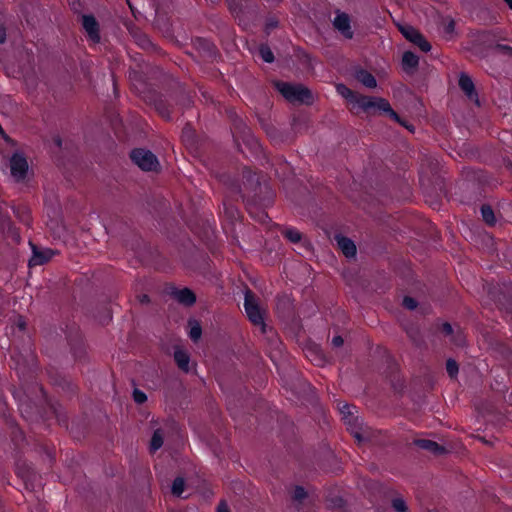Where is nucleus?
Returning <instances> with one entry per match:
<instances>
[{
	"mask_svg": "<svg viewBox=\"0 0 512 512\" xmlns=\"http://www.w3.org/2000/svg\"><path fill=\"white\" fill-rule=\"evenodd\" d=\"M278 27V21L274 18H271L266 23V31L269 33L271 30Z\"/></svg>",
	"mask_w": 512,
	"mask_h": 512,
	"instance_id": "nucleus-41",
	"label": "nucleus"
},
{
	"mask_svg": "<svg viewBox=\"0 0 512 512\" xmlns=\"http://www.w3.org/2000/svg\"><path fill=\"white\" fill-rule=\"evenodd\" d=\"M282 234L291 243H299L302 239V233L295 228H287Z\"/></svg>",
	"mask_w": 512,
	"mask_h": 512,
	"instance_id": "nucleus-27",
	"label": "nucleus"
},
{
	"mask_svg": "<svg viewBox=\"0 0 512 512\" xmlns=\"http://www.w3.org/2000/svg\"><path fill=\"white\" fill-rule=\"evenodd\" d=\"M291 127L294 132L300 133L308 128L307 119L305 117L295 116L292 119Z\"/></svg>",
	"mask_w": 512,
	"mask_h": 512,
	"instance_id": "nucleus-28",
	"label": "nucleus"
},
{
	"mask_svg": "<svg viewBox=\"0 0 512 512\" xmlns=\"http://www.w3.org/2000/svg\"><path fill=\"white\" fill-rule=\"evenodd\" d=\"M232 131L238 146L242 143L254 156L259 157L262 155V145L241 118L235 116Z\"/></svg>",
	"mask_w": 512,
	"mask_h": 512,
	"instance_id": "nucleus-4",
	"label": "nucleus"
},
{
	"mask_svg": "<svg viewBox=\"0 0 512 512\" xmlns=\"http://www.w3.org/2000/svg\"><path fill=\"white\" fill-rule=\"evenodd\" d=\"M174 297L179 303L185 306H192L196 302V295L189 288H183L175 291Z\"/></svg>",
	"mask_w": 512,
	"mask_h": 512,
	"instance_id": "nucleus-19",
	"label": "nucleus"
},
{
	"mask_svg": "<svg viewBox=\"0 0 512 512\" xmlns=\"http://www.w3.org/2000/svg\"><path fill=\"white\" fill-rule=\"evenodd\" d=\"M245 188L253 192L251 199H248L247 209L249 214L261 223H265L269 219L268 214L264 210H260L258 205L267 206L273 202L274 192L267 184H261L259 179L252 175L250 171H244Z\"/></svg>",
	"mask_w": 512,
	"mask_h": 512,
	"instance_id": "nucleus-1",
	"label": "nucleus"
},
{
	"mask_svg": "<svg viewBox=\"0 0 512 512\" xmlns=\"http://www.w3.org/2000/svg\"><path fill=\"white\" fill-rule=\"evenodd\" d=\"M177 85L179 87L177 103H179L180 105H182L185 108L190 107L192 104L191 96L182 89V87L179 85V83H177Z\"/></svg>",
	"mask_w": 512,
	"mask_h": 512,
	"instance_id": "nucleus-30",
	"label": "nucleus"
},
{
	"mask_svg": "<svg viewBox=\"0 0 512 512\" xmlns=\"http://www.w3.org/2000/svg\"><path fill=\"white\" fill-rule=\"evenodd\" d=\"M337 91L339 94H341L344 98H346L351 104H355L357 98L359 97V93L354 92L353 90L349 89L344 84H339L337 86Z\"/></svg>",
	"mask_w": 512,
	"mask_h": 512,
	"instance_id": "nucleus-24",
	"label": "nucleus"
},
{
	"mask_svg": "<svg viewBox=\"0 0 512 512\" xmlns=\"http://www.w3.org/2000/svg\"><path fill=\"white\" fill-rule=\"evenodd\" d=\"M55 413H56V417H57L58 421H59L60 423L66 424V417H65V416L61 417V416H60V414L57 412V410H56V409H55Z\"/></svg>",
	"mask_w": 512,
	"mask_h": 512,
	"instance_id": "nucleus-52",
	"label": "nucleus"
},
{
	"mask_svg": "<svg viewBox=\"0 0 512 512\" xmlns=\"http://www.w3.org/2000/svg\"><path fill=\"white\" fill-rule=\"evenodd\" d=\"M414 444L423 450L429 451L434 455H442L447 452L446 448L435 441L429 439H417Z\"/></svg>",
	"mask_w": 512,
	"mask_h": 512,
	"instance_id": "nucleus-17",
	"label": "nucleus"
},
{
	"mask_svg": "<svg viewBox=\"0 0 512 512\" xmlns=\"http://www.w3.org/2000/svg\"><path fill=\"white\" fill-rule=\"evenodd\" d=\"M17 327L22 331L26 329V322L21 317L18 319Z\"/></svg>",
	"mask_w": 512,
	"mask_h": 512,
	"instance_id": "nucleus-49",
	"label": "nucleus"
},
{
	"mask_svg": "<svg viewBox=\"0 0 512 512\" xmlns=\"http://www.w3.org/2000/svg\"><path fill=\"white\" fill-rule=\"evenodd\" d=\"M397 123H399L401 126L405 127L406 129H408L410 132H414V126L412 124H410L409 122H407L406 120H403L400 118V116L398 115V120H395Z\"/></svg>",
	"mask_w": 512,
	"mask_h": 512,
	"instance_id": "nucleus-40",
	"label": "nucleus"
},
{
	"mask_svg": "<svg viewBox=\"0 0 512 512\" xmlns=\"http://www.w3.org/2000/svg\"><path fill=\"white\" fill-rule=\"evenodd\" d=\"M276 90L290 103L311 105L314 101L309 88L302 84H292L284 81L274 82Z\"/></svg>",
	"mask_w": 512,
	"mask_h": 512,
	"instance_id": "nucleus-3",
	"label": "nucleus"
},
{
	"mask_svg": "<svg viewBox=\"0 0 512 512\" xmlns=\"http://www.w3.org/2000/svg\"><path fill=\"white\" fill-rule=\"evenodd\" d=\"M491 49L495 54H500L512 58V45L496 43L495 45L491 46Z\"/></svg>",
	"mask_w": 512,
	"mask_h": 512,
	"instance_id": "nucleus-26",
	"label": "nucleus"
},
{
	"mask_svg": "<svg viewBox=\"0 0 512 512\" xmlns=\"http://www.w3.org/2000/svg\"><path fill=\"white\" fill-rule=\"evenodd\" d=\"M504 1L509 6V8L512 9V0H504Z\"/></svg>",
	"mask_w": 512,
	"mask_h": 512,
	"instance_id": "nucleus-55",
	"label": "nucleus"
},
{
	"mask_svg": "<svg viewBox=\"0 0 512 512\" xmlns=\"http://www.w3.org/2000/svg\"><path fill=\"white\" fill-rule=\"evenodd\" d=\"M30 246L32 249V257L29 260V266L44 265L56 254V251L50 248H39L31 242Z\"/></svg>",
	"mask_w": 512,
	"mask_h": 512,
	"instance_id": "nucleus-9",
	"label": "nucleus"
},
{
	"mask_svg": "<svg viewBox=\"0 0 512 512\" xmlns=\"http://www.w3.org/2000/svg\"><path fill=\"white\" fill-rule=\"evenodd\" d=\"M227 3L229 6V9L231 11H236V9L238 8V4L236 3V0H227Z\"/></svg>",
	"mask_w": 512,
	"mask_h": 512,
	"instance_id": "nucleus-48",
	"label": "nucleus"
},
{
	"mask_svg": "<svg viewBox=\"0 0 512 512\" xmlns=\"http://www.w3.org/2000/svg\"><path fill=\"white\" fill-rule=\"evenodd\" d=\"M194 45L199 51H202L206 56L210 58H214L217 54L216 46L205 38H196L194 40Z\"/></svg>",
	"mask_w": 512,
	"mask_h": 512,
	"instance_id": "nucleus-18",
	"label": "nucleus"
},
{
	"mask_svg": "<svg viewBox=\"0 0 512 512\" xmlns=\"http://www.w3.org/2000/svg\"><path fill=\"white\" fill-rule=\"evenodd\" d=\"M261 125L265 131H266V128H270L271 126H273L271 123H268L266 121H261Z\"/></svg>",
	"mask_w": 512,
	"mask_h": 512,
	"instance_id": "nucleus-53",
	"label": "nucleus"
},
{
	"mask_svg": "<svg viewBox=\"0 0 512 512\" xmlns=\"http://www.w3.org/2000/svg\"><path fill=\"white\" fill-rule=\"evenodd\" d=\"M401 34L411 43L418 46L421 51L428 52L431 50V44L425 37L411 25H399Z\"/></svg>",
	"mask_w": 512,
	"mask_h": 512,
	"instance_id": "nucleus-7",
	"label": "nucleus"
},
{
	"mask_svg": "<svg viewBox=\"0 0 512 512\" xmlns=\"http://www.w3.org/2000/svg\"><path fill=\"white\" fill-rule=\"evenodd\" d=\"M163 445V433L161 429H157L154 431L151 442H150V452L154 453L158 449H160Z\"/></svg>",
	"mask_w": 512,
	"mask_h": 512,
	"instance_id": "nucleus-25",
	"label": "nucleus"
},
{
	"mask_svg": "<svg viewBox=\"0 0 512 512\" xmlns=\"http://www.w3.org/2000/svg\"><path fill=\"white\" fill-rule=\"evenodd\" d=\"M202 335V328L197 321H194V324L191 326L189 336L192 341L197 342Z\"/></svg>",
	"mask_w": 512,
	"mask_h": 512,
	"instance_id": "nucleus-34",
	"label": "nucleus"
},
{
	"mask_svg": "<svg viewBox=\"0 0 512 512\" xmlns=\"http://www.w3.org/2000/svg\"><path fill=\"white\" fill-rule=\"evenodd\" d=\"M130 158L143 171H154L159 165L157 157L144 148H135L130 152Z\"/></svg>",
	"mask_w": 512,
	"mask_h": 512,
	"instance_id": "nucleus-6",
	"label": "nucleus"
},
{
	"mask_svg": "<svg viewBox=\"0 0 512 512\" xmlns=\"http://www.w3.org/2000/svg\"><path fill=\"white\" fill-rule=\"evenodd\" d=\"M259 55L262 58V60L266 63H272L274 61V54L270 47L266 44L260 45Z\"/></svg>",
	"mask_w": 512,
	"mask_h": 512,
	"instance_id": "nucleus-29",
	"label": "nucleus"
},
{
	"mask_svg": "<svg viewBox=\"0 0 512 512\" xmlns=\"http://www.w3.org/2000/svg\"><path fill=\"white\" fill-rule=\"evenodd\" d=\"M307 497V492L302 486H296L292 494V500L301 503Z\"/></svg>",
	"mask_w": 512,
	"mask_h": 512,
	"instance_id": "nucleus-35",
	"label": "nucleus"
},
{
	"mask_svg": "<svg viewBox=\"0 0 512 512\" xmlns=\"http://www.w3.org/2000/svg\"><path fill=\"white\" fill-rule=\"evenodd\" d=\"M133 400L135 401V403L137 404H143L147 401V396L146 394L139 390V389H134L133 391Z\"/></svg>",
	"mask_w": 512,
	"mask_h": 512,
	"instance_id": "nucleus-36",
	"label": "nucleus"
},
{
	"mask_svg": "<svg viewBox=\"0 0 512 512\" xmlns=\"http://www.w3.org/2000/svg\"><path fill=\"white\" fill-rule=\"evenodd\" d=\"M356 79L367 88H375L377 86L376 78L365 69H360L356 72Z\"/></svg>",
	"mask_w": 512,
	"mask_h": 512,
	"instance_id": "nucleus-22",
	"label": "nucleus"
},
{
	"mask_svg": "<svg viewBox=\"0 0 512 512\" xmlns=\"http://www.w3.org/2000/svg\"><path fill=\"white\" fill-rule=\"evenodd\" d=\"M335 240L338 247L347 258H352L356 255V245L350 238L337 234L335 235Z\"/></svg>",
	"mask_w": 512,
	"mask_h": 512,
	"instance_id": "nucleus-16",
	"label": "nucleus"
},
{
	"mask_svg": "<svg viewBox=\"0 0 512 512\" xmlns=\"http://www.w3.org/2000/svg\"><path fill=\"white\" fill-rule=\"evenodd\" d=\"M354 407L350 406L348 404H344L340 408V412L343 415V419L345 420V423L350 426L351 434L356 438L358 442H361L363 440V437L361 433L359 432L358 428V417L354 416V413L352 412V409Z\"/></svg>",
	"mask_w": 512,
	"mask_h": 512,
	"instance_id": "nucleus-11",
	"label": "nucleus"
},
{
	"mask_svg": "<svg viewBox=\"0 0 512 512\" xmlns=\"http://www.w3.org/2000/svg\"><path fill=\"white\" fill-rule=\"evenodd\" d=\"M354 106L369 116L386 114L393 120H398V114L393 110L389 101L382 97L360 94Z\"/></svg>",
	"mask_w": 512,
	"mask_h": 512,
	"instance_id": "nucleus-2",
	"label": "nucleus"
},
{
	"mask_svg": "<svg viewBox=\"0 0 512 512\" xmlns=\"http://www.w3.org/2000/svg\"><path fill=\"white\" fill-rule=\"evenodd\" d=\"M82 26L87 33L89 40L93 43L100 42V27L99 23L93 15H82Z\"/></svg>",
	"mask_w": 512,
	"mask_h": 512,
	"instance_id": "nucleus-12",
	"label": "nucleus"
},
{
	"mask_svg": "<svg viewBox=\"0 0 512 512\" xmlns=\"http://www.w3.org/2000/svg\"><path fill=\"white\" fill-rule=\"evenodd\" d=\"M217 512H230V509L224 500L220 501V503L218 504Z\"/></svg>",
	"mask_w": 512,
	"mask_h": 512,
	"instance_id": "nucleus-45",
	"label": "nucleus"
},
{
	"mask_svg": "<svg viewBox=\"0 0 512 512\" xmlns=\"http://www.w3.org/2000/svg\"><path fill=\"white\" fill-rule=\"evenodd\" d=\"M350 17L347 13H338L333 20L334 27L347 39L353 38Z\"/></svg>",
	"mask_w": 512,
	"mask_h": 512,
	"instance_id": "nucleus-13",
	"label": "nucleus"
},
{
	"mask_svg": "<svg viewBox=\"0 0 512 512\" xmlns=\"http://www.w3.org/2000/svg\"><path fill=\"white\" fill-rule=\"evenodd\" d=\"M6 41V29L0 25V43L3 44Z\"/></svg>",
	"mask_w": 512,
	"mask_h": 512,
	"instance_id": "nucleus-46",
	"label": "nucleus"
},
{
	"mask_svg": "<svg viewBox=\"0 0 512 512\" xmlns=\"http://www.w3.org/2000/svg\"><path fill=\"white\" fill-rule=\"evenodd\" d=\"M54 142H55V144H56L58 147H61V145H62V140H61V138H60V137H56V138L54 139Z\"/></svg>",
	"mask_w": 512,
	"mask_h": 512,
	"instance_id": "nucleus-54",
	"label": "nucleus"
},
{
	"mask_svg": "<svg viewBox=\"0 0 512 512\" xmlns=\"http://www.w3.org/2000/svg\"><path fill=\"white\" fill-rule=\"evenodd\" d=\"M145 100L154 106L155 110L166 120L171 119V113L168 103L161 94L157 92H150L145 96Z\"/></svg>",
	"mask_w": 512,
	"mask_h": 512,
	"instance_id": "nucleus-10",
	"label": "nucleus"
},
{
	"mask_svg": "<svg viewBox=\"0 0 512 512\" xmlns=\"http://www.w3.org/2000/svg\"><path fill=\"white\" fill-rule=\"evenodd\" d=\"M244 308L250 322L259 326L262 334H266L268 330L272 331L264 322L265 311L260 308L255 294L250 289L245 291Z\"/></svg>",
	"mask_w": 512,
	"mask_h": 512,
	"instance_id": "nucleus-5",
	"label": "nucleus"
},
{
	"mask_svg": "<svg viewBox=\"0 0 512 512\" xmlns=\"http://www.w3.org/2000/svg\"><path fill=\"white\" fill-rule=\"evenodd\" d=\"M344 343L343 338L340 335L334 336L332 338V345L334 347H341Z\"/></svg>",
	"mask_w": 512,
	"mask_h": 512,
	"instance_id": "nucleus-44",
	"label": "nucleus"
},
{
	"mask_svg": "<svg viewBox=\"0 0 512 512\" xmlns=\"http://www.w3.org/2000/svg\"><path fill=\"white\" fill-rule=\"evenodd\" d=\"M134 42L145 51L157 52L159 49L152 43L148 35L142 32L140 29H133L130 31Z\"/></svg>",
	"mask_w": 512,
	"mask_h": 512,
	"instance_id": "nucleus-14",
	"label": "nucleus"
},
{
	"mask_svg": "<svg viewBox=\"0 0 512 512\" xmlns=\"http://www.w3.org/2000/svg\"><path fill=\"white\" fill-rule=\"evenodd\" d=\"M230 212H231V214H232V215H234V212H237V210H236V209H234L233 207H231V208H230Z\"/></svg>",
	"mask_w": 512,
	"mask_h": 512,
	"instance_id": "nucleus-56",
	"label": "nucleus"
},
{
	"mask_svg": "<svg viewBox=\"0 0 512 512\" xmlns=\"http://www.w3.org/2000/svg\"><path fill=\"white\" fill-rule=\"evenodd\" d=\"M441 331L446 335V336H450L453 334V328L451 326L450 323L448 322H444L442 325H441Z\"/></svg>",
	"mask_w": 512,
	"mask_h": 512,
	"instance_id": "nucleus-38",
	"label": "nucleus"
},
{
	"mask_svg": "<svg viewBox=\"0 0 512 512\" xmlns=\"http://www.w3.org/2000/svg\"><path fill=\"white\" fill-rule=\"evenodd\" d=\"M138 300L142 304H148L150 302V298L147 294H143L138 296Z\"/></svg>",
	"mask_w": 512,
	"mask_h": 512,
	"instance_id": "nucleus-47",
	"label": "nucleus"
},
{
	"mask_svg": "<svg viewBox=\"0 0 512 512\" xmlns=\"http://www.w3.org/2000/svg\"><path fill=\"white\" fill-rule=\"evenodd\" d=\"M174 360L179 369L186 373L189 372L190 356L186 351L182 349H176L174 351Z\"/></svg>",
	"mask_w": 512,
	"mask_h": 512,
	"instance_id": "nucleus-20",
	"label": "nucleus"
},
{
	"mask_svg": "<svg viewBox=\"0 0 512 512\" xmlns=\"http://www.w3.org/2000/svg\"><path fill=\"white\" fill-rule=\"evenodd\" d=\"M458 84L460 89L470 100L477 99L478 94L476 92L475 85L468 74L464 72L460 73Z\"/></svg>",
	"mask_w": 512,
	"mask_h": 512,
	"instance_id": "nucleus-15",
	"label": "nucleus"
},
{
	"mask_svg": "<svg viewBox=\"0 0 512 512\" xmlns=\"http://www.w3.org/2000/svg\"><path fill=\"white\" fill-rule=\"evenodd\" d=\"M185 480L182 477H176L172 483V494L179 497L184 491Z\"/></svg>",
	"mask_w": 512,
	"mask_h": 512,
	"instance_id": "nucleus-31",
	"label": "nucleus"
},
{
	"mask_svg": "<svg viewBox=\"0 0 512 512\" xmlns=\"http://www.w3.org/2000/svg\"><path fill=\"white\" fill-rule=\"evenodd\" d=\"M311 352L315 354L313 360L316 361L318 365H322L325 362L324 356L320 351L312 350Z\"/></svg>",
	"mask_w": 512,
	"mask_h": 512,
	"instance_id": "nucleus-42",
	"label": "nucleus"
},
{
	"mask_svg": "<svg viewBox=\"0 0 512 512\" xmlns=\"http://www.w3.org/2000/svg\"><path fill=\"white\" fill-rule=\"evenodd\" d=\"M419 65V57L411 52L406 51L402 56V66L406 72L417 69Z\"/></svg>",
	"mask_w": 512,
	"mask_h": 512,
	"instance_id": "nucleus-21",
	"label": "nucleus"
},
{
	"mask_svg": "<svg viewBox=\"0 0 512 512\" xmlns=\"http://www.w3.org/2000/svg\"><path fill=\"white\" fill-rule=\"evenodd\" d=\"M391 505H392V508L396 512H407L408 511V506H407L404 498L401 496L393 498L391 501Z\"/></svg>",
	"mask_w": 512,
	"mask_h": 512,
	"instance_id": "nucleus-32",
	"label": "nucleus"
},
{
	"mask_svg": "<svg viewBox=\"0 0 512 512\" xmlns=\"http://www.w3.org/2000/svg\"><path fill=\"white\" fill-rule=\"evenodd\" d=\"M190 133H191V129L190 127L187 125L184 129H183V138L185 137H189L190 136Z\"/></svg>",
	"mask_w": 512,
	"mask_h": 512,
	"instance_id": "nucleus-51",
	"label": "nucleus"
},
{
	"mask_svg": "<svg viewBox=\"0 0 512 512\" xmlns=\"http://www.w3.org/2000/svg\"><path fill=\"white\" fill-rule=\"evenodd\" d=\"M266 133L272 140H277L279 132L274 126L266 128Z\"/></svg>",
	"mask_w": 512,
	"mask_h": 512,
	"instance_id": "nucleus-39",
	"label": "nucleus"
},
{
	"mask_svg": "<svg viewBox=\"0 0 512 512\" xmlns=\"http://www.w3.org/2000/svg\"><path fill=\"white\" fill-rule=\"evenodd\" d=\"M11 175L17 180H24L28 172V162L22 152H15L10 158Z\"/></svg>",
	"mask_w": 512,
	"mask_h": 512,
	"instance_id": "nucleus-8",
	"label": "nucleus"
},
{
	"mask_svg": "<svg viewBox=\"0 0 512 512\" xmlns=\"http://www.w3.org/2000/svg\"><path fill=\"white\" fill-rule=\"evenodd\" d=\"M454 27H455V23H454V21H453V20H451V21L448 23L447 27H446V31H447V32H452V31L454 30Z\"/></svg>",
	"mask_w": 512,
	"mask_h": 512,
	"instance_id": "nucleus-50",
	"label": "nucleus"
},
{
	"mask_svg": "<svg viewBox=\"0 0 512 512\" xmlns=\"http://www.w3.org/2000/svg\"><path fill=\"white\" fill-rule=\"evenodd\" d=\"M446 371L451 378H455L459 372L458 363L454 359L449 358L446 361Z\"/></svg>",
	"mask_w": 512,
	"mask_h": 512,
	"instance_id": "nucleus-33",
	"label": "nucleus"
},
{
	"mask_svg": "<svg viewBox=\"0 0 512 512\" xmlns=\"http://www.w3.org/2000/svg\"><path fill=\"white\" fill-rule=\"evenodd\" d=\"M480 211H481L482 218L487 225L493 226L496 223L495 214L490 205L483 204L481 206Z\"/></svg>",
	"mask_w": 512,
	"mask_h": 512,
	"instance_id": "nucleus-23",
	"label": "nucleus"
},
{
	"mask_svg": "<svg viewBox=\"0 0 512 512\" xmlns=\"http://www.w3.org/2000/svg\"><path fill=\"white\" fill-rule=\"evenodd\" d=\"M392 387L397 392L402 391V389L404 387L403 381L400 378H398L395 381H392Z\"/></svg>",
	"mask_w": 512,
	"mask_h": 512,
	"instance_id": "nucleus-43",
	"label": "nucleus"
},
{
	"mask_svg": "<svg viewBox=\"0 0 512 512\" xmlns=\"http://www.w3.org/2000/svg\"><path fill=\"white\" fill-rule=\"evenodd\" d=\"M417 305H418V303L414 298H412L410 296L404 297L403 306L405 308H407L408 310H414L417 307Z\"/></svg>",
	"mask_w": 512,
	"mask_h": 512,
	"instance_id": "nucleus-37",
	"label": "nucleus"
}]
</instances>
